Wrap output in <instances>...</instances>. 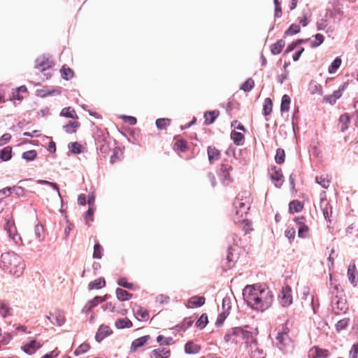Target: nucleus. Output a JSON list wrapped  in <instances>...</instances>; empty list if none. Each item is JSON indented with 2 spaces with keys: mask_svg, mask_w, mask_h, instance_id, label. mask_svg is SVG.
Segmentation results:
<instances>
[{
  "mask_svg": "<svg viewBox=\"0 0 358 358\" xmlns=\"http://www.w3.org/2000/svg\"><path fill=\"white\" fill-rule=\"evenodd\" d=\"M285 45V42L282 39L277 41L276 43L271 46V52L273 55H278L281 52Z\"/></svg>",
  "mask_w": 358,
  "mask_h": 358,
  "instance_id": "25",
  "label": "nucleus"
},
{
  "mask_svg": "<svg viewBox=\"0 0 358 358\" xmlns=\"http://www.w3.org/2000/svg\"><path fill=\"white\" fill-rule=\"evenodd\" d=\"M109 298V296L106 294L103 296H95L92 300L89 301L87 303L85 304V306L83 308L82 312L83 313H89L92 310V309L96 306L99 303H101L102 302H104Z\"/></svg>",
  "mask_w": 358,
  "mask_h": 358,
  "instance_id": "11",
  "label": "nucleus"
},
{
  "mask_svg": "<svg viewBox=\"0 0 358 358\" xmlns=\"http://www.w3.org/2000/svg\"><path fill=\"white\" fill-rule=\"evenodd\" d=\"M308 91L311 94H322V86L315 81H311L308 85Z\"/></svg>",
  "mask_w": 358,
  "mask_h": 358,
  "instance_id": "32",
  "label": "nucleus"
},
{
  "mask_svg": "<svg viewBox=\"0 0 358 358\" xmlns=\"http://www.w3.org/2000/svg\"><path fill=\"white\" fill-rule=\"evenodd\" d=\"M208 322V316L206 313H203L196 322V325L199 329H202L206 327Z\"/></svg>",
  "mask_w": 358,
  "mask_h": 358,
  "instance_id": "48",
  "label": "nucleus"
},
{
  "mask_svg": "<svg viewBox=\"0 0 358 358\" xmlns=\"http://www.w3.org/2000/svg\"><path fill=\"white\" fill-rule=\"evenodd\" d=\"M272 112V101L270 98H266L264 99L263 105V114L266 116L271 114Z\"/></svg>",
  "mask_w": 358,
  "mask_h": 358,
  "instance_id": "41",
  "label": "nucleus"
},
{
  "mask_svg": "<svg viewBox=\"0 0 358 358\" xmlns=\"http://www.w3.org/2000/svg\"><path fill=\"white\" fill-rule=\"evenodd\" d=\"M320 206L325 220L329 221V218L332 215V208L326 198L321 196Z\"/></svg>",
  "mask_w": 358,
  "mask_h": 358,
  "instance_id": "13",
  "label": "nucleus"
},
{
  "mask_svg": "<svg viewBox=\"0 0 358 358\" xmlns=\"http://www.w3.org/2000/svg\"><path fill=\"white\" fill-rule=\"evenodd\" d=\"M285 153L283 149L278 148L276 150L275 160L278 164H281L285 162Z\"/></svg>",
  "mask_w": 358,
  "mask_h": 358,
  "instance_id": "47",
  "label": "nucleus"
},
{
  "mask_svg": "<svg viewBox=\"0 0 358 358\" xmlns=\"http://www.w3.org/2000/svg\"><path fill=\"white\" fill-rule=\"evenodd\" d=\"M314 40L311 41V48H317L320 46L324 41V36L321 34H317L314 36Z\"/></svg>",
  "mask_w": 358,
  "mask_h": 358,
  "instance_id": "53",
  "label": "nucleus"
},
{
  "mask_svg": "<svg viewBox=\"0 0 358 358\" xmlns=\"http://www.w3.org/2000/svg\"><path fill=\"white\" fill-rule=\"evenodd\" d=\"M106 285V281L103 278H99L89 283L90 289H99Z\"/></svg>",
  "mask_w": 358,
  "mask_h": 358,
  "instance_id": "27",
  "label": "nucleus"
},
{
  "mask_svg": "<svg viewBox=\"0 0 358 358\" xmlns=\"http://www.w3.org/2000/svg\"><path fill=\"white\" fill-rule=\"evenodd\" d=\"M348 86V83H345L341 85L338 90L334 91L333 94L324 96V101L330 103L331 105L334 104L336 100L341 97L343 92L345 90Z\"/></svg>",
  "mask_w": 358,
  "mask_h": 358,
  "instance_id": "10",
  "label": "nucleus"
},
{
  "mask_svg": "<svg viewBox=\"0 0 358 358\" xmlns=\"http://www.w3.org/2000/svg\"><path fill=\"white\" fill-rule=\"evenodd\" d=\"M308 231V227L305 224H301L300 226H299V229H298L299 237L303 238H305Z\"/></svg>",
  "mask_w": 358,
  "mask_h": 358,
  "instance_id": "60",
  "label": "nucleus"
},
{
  "mask_svg": "<svg viewBox=\"0 0 358 358\" xmlns=\"http://www.w3.org/2000/svg\"><path fill=\"white\" fill-rule=\"evenodd\" d=\"M255 86V82L252 78L247 79L241 85V90L243 91L248 92L252 90V89Z\"/></svg>",
  "mask_w": 358,
  "mask_h": 358,
  "instance_id": "46",
  "label": "nucleus"
},
{
  "mask_svg": "<svg viewBox=\"0 0 358 358\" xmlns=\"http://www.w3.org/2000/svg\"><path fill=\"white\" fill-rule=\"evenodd\" d=\"M12 192V188L10 187L3 188L0 189V200L8 197L10 195Z\"/></svg>",
  "mask_w": 358,
  "mask_h": 358,
  "instance_id": "61",
  "label": "nucleus"
},
{
  "mask_svg": "<svg viewBox=\"0 0 358 358\" xmlns=\"http://www.w3.org/2000/svg\"><path fill=\"white\" fill-rule=\"evenodd\" d=\"M206 301V299L204 296H194L191 297L188 301L187 304H186L187 308H193L194 307H201L202 306Z\"/></svg>",
  "mask_w": 358,
  "mask_h": 358,
  "instance_id": "14",
  "label": "nucleus"
},
{
  "mask_svg": "<svg viewBox=\"0 0 358 358\" xmlns=\"http://www.w3.org/2000/svg\"><path fill=\"white\" fill-rule=\"evenodd\" d=\"M350 123V116L348 113H345L341 115L339 118V124H341V131H345L349 127Z\"/></svg>",
  "mask_w": 358,
  "mask_h": 358,
  "instance_id": "28",
  "label": "nucleus"
},
{
  "mask_svg": "<svg viewBox=\"0 0 358 358\" xmlns=\"http://www.w3.org/2000/svg\"><path fill=\"white\" fill-rule=\"evenodd\" d=\"M358 356V343L352 345V348L349 352V358H357Z\"/></svg>",
  "mask_w": 358,
  "mask_h": 358,
  "instance_id": "63",
  "label": "nucleus"
},
{
  "mask_svg": "<svg viewBox=\"0 0 358 358\" xmlns=\"http://www.w3.org/2000/svg\"><path fill=\"white\" fill-rule=\"evenodd\" d=\"M174 146L181 152H185L187 148V144L186 141L184 139H179L175 143Z\"/></svg>",
  "mask_w": 358,
  "mask_h": 358,
  "instance_id": "57",
  "label": "nucleus"
},
{
  "mask_svg": "<svg viewBox=\"0 0 358 358\" xmlns=\"http://www.w3.org/2000/svg\"><path fill=\"white\" fill-rule=\"evenodd\" d=\"M350 319L349 318H343L342 320H340L336 324V329L338 332L341 331L342 330H344L349 324Z\"/></svg>",
  "mask_w": 358,
  "mask_h": 358,
  "instance_id": "49",
  "label": "nucleus"
},
{
  "mask_svg": "<svg viewBox=\"0 0 358 358\" xmlns=\"http://www.w3.org/2000/svg\"><path fill=\"white\" fill-rule=\"evenodd\" d=\"M4 229L6 231L8 236H11L12 233L16 232V227L15 226L14 221L12 218L8 219L4 226Z\"/></svg>",
  "mask_w": 358,
  "mask_h": 358,
  "instance_id": "38",
  "label": "nucleus"
},
{
  "mask_svg": "<svg viewBox=\"0 0 358 358\" xmlns=\"http://www.w3.org/2000/svg\"><path fill=\"white\" fill-rule=\"evenodd\" d=\"M9 308L5 303L0 301V315L3 317H6L9 315Z\"/></svg>",
  "mask_w": 358,
  "mask_h": 358,
  "instance_id": "59",
  "label": "nucleus"
},
{
  "mask_svg": "<svg viewBox=\"0 0 358 358\" xmlns=\"http://www.w3.org/2000/svg\"><path fill=\"white\" fill-rule=\"evenodd\" d=\"M36 151L35 150H31L23 152L22 158L26 160L27 162H32L36 158Z\"/></svg>",
  "mask_w": 358,
  "mask_h": 358,
  "instance_id": "42",
  "label": "nucleus"
},
{
  "mask_svg": "<svg viewBox=\"0 0 358 358\" xmlns=\"http://www.w3.org/2000/svg\"><path fill=\"white\" fill-rule=\"evenodd\" d=\"M258 334H253L252 339L249 340L248 346H245L248 350L251 358H264V354L263 350L258 347L257 341L256 336Z\"/></svg>",
  "mask_w": 358,
  "mask_h": 358,
  "instance_id": "5",
  "label": "nucleus"
},
{
  "mask_svg": "<svg viewBox=\"0 0 358 358\" xmlns=\"http://www.w3.org/2000/svg\"><path fill=\"white\" fill-rule=\"evenodd\" d=\"M115 325L117 329H124V328H130L132 327L133 324L131 321L127 317L120 318L116 320Z\"/></svg>",
  "mask_w": 358,
  "mask_h": 358,
  "instance_id": "24",
  "label": "nucleus"
},
{
  "mask_svg": "<svg viewBox=\"0 0 358 358\" xmlns=\"http://www.w3.org/2000/svg\"><path fill=\"white\" fill-rule=\"evenodd\" d=\"M170 119L168 118H159L156 120L155 124L157 129H164L170 124Z\"/></svg>",
  "mask_w": 358,
  "mask_h": 358,
  "instance_id": "50",
  "label": "nucleus"
},
{
  "mask_svg": "<svg viewBox=\"0 0 358 358\" xmlns=\"http://www.w3.org/2000/svg\"><path fill=\"white\" fill-rule=\"evenodd\" d=\"M280 304L288 307L292 303V288L289 285L282 287L278 295Z\"/></svg>",
  "mask_w": 358,
  "mask_h": 358,
  "instance_id": "6",
  "label": "nucleus"
},
{
  "mask_svg": "<svg viewBox=\"0 0 358 358\" xmlns=\"http://www.w3.org/2000/svg\"><path fill=\"white\" fill-rule=\"evenodd\" d=\"M243 296L248 306L262 312L271 307L273 301L272 292L258 284L247 285L243 290Z\"/></svg>",
  "mask_w": 358,
  "mask_h": 358,
  "instance_id": "1",
  "label": "nucleus"
},
{
  "mask_svg": "<svg viewBox=\"0 0 358 358\" xmlns=\"http://www.w3.org/2000/svg\"><path fill=\"white\" fill-rule=\"evenodd\" d=\"M119 286L123 287L129 289H134V285L131 282H128L125 278H120L117 282Z\"/></svg>",
  "mask_w": 358,
  "mask_h": 358,
  "instance_id": "56",
  "label": "nucleus"
},
{
  "mask_svg": "<svg viewBox=\"0 0 358 358\" xmlns=\"http://www.w3.org/2000/svg\"><path fill=\"white\" fill-rule=\"evenodd\" d=\"M303 209L302 203L298 200H294L289 204V210L290 213H298Z\"/></svg>",
  "mask_w": 358,
  "mask_h": 358,
  "instance_id": "36",
  "label": "nucleus"
},
{
  "mask_svg": "<svg viewBox=\"0 0 358 358\" xmlns=\"http://www.w3.org/2000/svg\"><path fill=\"white\" fill-rule=\"evenodd\" d=\"M116 296L117 299L120 301H125L129 300L132 297V294L127 292L122 288L116 289Z\"/></svg>",
  "mask_w": 358,
  "mask_h": 358,
  "instance_id": "22",
  "label": "nucleus"
},
{
  "mask_svg": "<svg viewBox=\"0 0 358 358\" xmlns=\"http://www.w3.org/2000/svg\"><path fill=\"white\" fill-rule=\"evenodd\" d=\"M12 191L15 193L17 196H24V189L20 186H13L11 187Z\"/></svg>",
  "mask_w": 358,
  "mask_h": 358,
  "instance_id": "64",
  "label": "nucleus"
},
{
  "mask_svg": "<svg viewBox=\"0 0 358 358\" xmlns=\"http://www.w3.org/2000/svg\"><path fill=\"white\" fill-rule=\"evenodd\" d=\"M290 98L288 95L285 94L282 97L280 110L281 112H287L289 109Z\"/></svg>",
  "mask_w": 358,
  "mask_h": 358,
  "instance_id": "39",
  "label": "nucleus"
},
{
  "mask_svg": "<svg viewBox=\"0 0 358 358\" xmlns=\"http://www.w3.org/2000/svg\"><path fill=\"white\" fill-rule=\"evenodd\" d=\"M258 333L257 328L249 326L234 327L229 329L225 334L224 341L230 344L238 345L243 343L245 346H248L249 340L252 339L253 334Z\"/></svg>",
  "mask_w": 358,
  "mask_h": 358,
  "instance_id": "3",
  "label": "nucleus"
},
{
  "mask_svg": "<svg viewBox=\"0 0 358 358\" xmlns=\"http://www.w3.org/2000/svg\"><path fill=\"white\" fill-rule=\"evenodd\" d=\"M25 266L23 259L13 252H4L0 257V268L6 273L16 278L22 275Z\"/></svg>",
  "mask_w": 358,
  "mask_h": 358,
  "instance_id": "2",
  "label": "nucleus"
},
{
  "mask_svg": "<svg viewBox=\"0 0 358 358\" xmlns=\"http://www.w3.org/2000/svg\"><path fill=\"white\" fill-rule=\"evenodd\" d=\"M200 350V346L192 341H188L185 345V352L189 355L196 354L199 352Z\"/></svg>",
  "mask_w": 358,
  "mask_h": 358,
  "instance_id": "21",
  "label": "nucleus"
},
{
  "mask_svg": "<svg viewBox=\"0 0 358 358\" xmlns=\"http://www.w3.org/2000/svg\"><path fill=\"white\" fill-rule=\"evenodd\" d=\"M34 235L36 240L38 242H41L43 241L45 235H44V229L41 224H36L34 227Z\"/></svg>",
  "mask_w": 358,
  "mask_h": 358,
  "instance_id": "35",
  "label": "nucleus"
},
{
  "mask_svg": "<svg viewBox=\"0 0 358 358\" xmlns=\"http://www.w3.org/2000/svg\"><path fill=\"white\" fill-rule=\"evenodd\" d=\"M287 328L284 329V331L282 332H279L278 336H276V340L278 343L281 346H284L286 345V340L288 338V335L287 333Z\"/></svg>",
  "mask_w": 358,
  "mask_h": 358,
  "instance_id": "43",
  "label": "nucleus"
},
{
  "mask_svg": "<svg viewBox=\"0 0 358 358\" xmlns=\"http://www.w3.org/2000/svg\"><path fill=\"white\" fill-rule=\"evenodd\" d=\"M330 294L332 312L337 315L345 314L348 310V305L344 291L340 285H335L330 289Z\"/></svg>",
  "mask_w": 358,
  "mask_h": 358,
  "instance_id": "4",
  "label": "nucleus"
},
{
  "mask_svg": "<svg viewBox=\"0 0 358 358\" xmlns=\"http://www.w3.org/2000/svg\"><path fill=\"white\" fill-rule=\"evenodd\" d=\"M111 333L112 331L110 329L109 327L101 325L96 334L95 339L97 342H101Z\"/></svg>",
  "mask_w": 358,
  "mask_h": 358,
  "instance_id": "15",
  "label": "nucleus"
},
{
  "mask_svg": "<svg viewBox=\"0 0 358 358\" xmlns=\"http://www.w3.org/2000/svg\"><path fill=\"white\" fill-rule=\"evenodd\" d=\"M231 138L236 145H241L243 143L244 135L241 132L233 131L231 133Z\"/></svg>",
  "mask_w": 358,
  "mask_h": 358,
  "instance_id": "34",
  "label": "nucleus"
},
{
  "mask_svg": "<svg viewBox=\"0 0 358 358\" xmlns=\"http://www.w3.org/2000/svg\"><path fill=\"white\" fill-rule=\"evenodd\" d=\"M36 183L38 184V185H48V186L51 187L53 189H55L57 192L58 196L59 197H61L59 187H58V185L56 183L52 182H49V181L45 180H38L36 181Z\"/></svg>",
  "mask_w": 358,
  "mask_h": 358,
  "instance_id": "52",
  "label": "nucleus"
},
{
  "mask_svg": "<svg viewBox=\"0 0 358 358\" xmlns=\"http://www.w3.org/2000/svg\"><path fill=\"white\" fill-rule=\"evenodd\" d=\"M356 276H357L356 266H355V264L353 263V264H350V266H348V279H349L350 283L353 286L357 285Z\"/></svg>",
  "mask_w": 358,
  "mask_h": 358,
  "instance_id": "20",
  "label": "nucleus"
},
{
  "mask_svg": "<svg viewBox=\"0 0 358 358\" xmlns=\"http://www.w3.org/2000/svg\"><path fill=\"white\" fill-rule=\"evenodd\" d=\"M208 161L213 164L220 158V152L214 146H208L207 149Z\"/></svg>",
  "mask_w": 358,
  "mask_h": 358,
  "instance_id": "18",
  "label": "nucleus"
},
{
  "mask_svg": "<svg viewBox=\"0 0 358 358\" xmlns=\"http://www.w3.org/2000/svg\"><path fill=\"white\" fill-rule=\"evenodd\" d=\"M341 64V59L336 57L329 66L328 72L331 74L334 73Z\"/></svg>",
  "mask_w": 358,
  "mask_h": 358,
  "instance_id": "44",
  "label": "nucleus"
},
{
  "mask_svg": "<svg viewBox=\"0 0 358 358\" xmlns=\"http://www.w3.org/2000/svg\"><path fill=\"white\" fill-rule=\"evenodd\" d=\"M53 319L55 320V322H54L55 324H56L59 327L62 326L66 321L64 314L61 310H57L55 313Z\"/></svg>",
  "mask_w": 358,
  "mask_h": 358,
  "instance_id": "30",
  "label": "nucleus"
},
{
  "mask_svg": "<svg viewBox=\"0 0 358 358\" xmlns=\"http://www.w3.org/2000/svg\"><path fill=\"white\" fill-rule=\"evenodd\" d=\"M60 115L72 119L78 118V115L75 110L71 107L64 108L60 112Z\"/></svg>",
  "mask_w": 358,
  "mask_h": 358,
  "instance_id": "26",
  "label": "nucleus"
},
{
  "mask_svg": "<svg viewBox=\"0 0 358 358\" xmlns=\"http://www.w3.org/2000/svg\"><path fill=\"white\" fill-rule=\"evenodd\" d=\"M243 195H238L234 202V206L236 208V214L243 217V215L247 214L248 210L250 209V203L248 201H244Z\"/></svg>",
  "mask_w": 358,
  "mask_h": 358,
  "instance_id": "7",
  "label": "nucleus"
},
{
  "mask_svg": "<svg viewBox=\"0 0 358 358\" xmlns=\"http://www.w3.org/2000/svg\"><path fill=\"white\" fill-rule=\"evenodd\" d=\"M301 31L300 26L296 24H292L285 32V36H292L299 33Z\"/></svg>",
  "mask_w": 358,
  "mask_h": 358,
  "instance_id": "51",
  "label": "nucleus"
},
{
  "mask_svg": "<svg viewBox=\"0 0 358 358\" xmlns=\"http://www.w3.org/2000/svg\"><path fill=\"white\" fill-rule=\"evenodd\" d=\"M169 350L164 348H159L152 350V354L155 358H161L169 355Z\"/></svg>",
  "mask_w": 358,
  "mask_h": 358,
  "instance_id": "40",
  "label": "nucleus"
},
{
  "mask_svg": "<svg viewBox=\"0 0 358 358\" xmlns=\"http://www.w3.org/2000/svg\"><path fill=\"white\" fill-rule=\"evenodd\" d=\"M50 62L49 59L45 56L40 57L36 59V69L41 71H45L50 67Z\"/></svg>",
  "mask_w": 358,
  "mask_h": 358,
  "instance_id": "16",
  "label": "nucleus"
},
{
  "mask_svg": "<svg viewBox=\"0 0 358 358\" xmlns=\"http://www.w3.org/2000/svg\"><path fill=\"white\" fill-rule=\"evenodd\" d=\"M220 113L218 110H210V111H206L204 113V124L206 125H209L213 124L216 118L218 117Z\"/></svg>",
  "mask_w": 358,
  "mask_h": 358,
  "instance_id": "19",
  "label": "nucleus"
},
{
  "mask_svg": "<svg viewBox=\"0 0 358 358\" xmlns=\"http://www.w3.org/2000/svg\"><path fill=\"white\" fill-rule=\"evenodd\" d=\"M41 347L42 344L40 342L36 341L35 339H31L29 343L24 344L21 349L26 354L31 355Z\"/></svg>",
  "mask_w": 358,
  "mask_h": 358,
  "instance_id": "12",
  "label": "nucleus"
},
{
  "mask_svg": "<svg viewBox=\"0 0 358 358\" xmlns=\"http://www.w3.org/2000/svg\"><path fill=\"white\" fill-rule=\"evenodd\" d=\"M103 248L97 243L94 246L93 258L101 259L102 257Z\"/></svg>",
  "mask_w": 358,
  "mask_h": 358,
  "instance_id": "55",
  "label": "nucleus"
},
{
  "mask_svg": "<svg viewBox=\"0 0 358 358\" xmlns=\"http://www.w3.org/2000/svg\"><path fill=\"white\" fill-rule=\"evenodd\" d=\"M315 182L320 185L322 188L327 189L330 184V180L327 176H320L315 178Z\"/></svg>",
  "mask_w": 358,
  "mask_h": 358,
  "instance_id": "37",
  "label": "nucleus"
},
{
  "mask_svg": "<svg viewBox=\"0 0 358 358\" xmlns=\"http://www.w3.org/2000/svg\"><path fill=\"white\" fill-rule=\"evenodd\" d=\"M79 123L76 121H69L68 124L63 126V129L67 134H73L76 131Z\"/></svg>",
  "mask_w": 358,
  "mask_h": 358,
  "instance_id": "31",
  "label": "nucleus"
},
{
  "mask_svg": "<svg viewBox=\"0 0 358 358\" xmlns=\"http://www.w3.org/2000/svg\"><path fill=\"white\" fill-rule=\"evenodd\" d=\"M238 259V252L236 246H230L228 248V253L226 257L227 265H224L225 269L231 268Z\"/></svg>",
  "mask_w": 358,
  "mask_h": 358,
  "instance_id": "9",
  "label": "nucleus"
},
{
  "mask_svg": "<svg viewBox=\"0 0 358 358\" xmlns=\"http://www.w3.org/2000/svg\"><path fill=\"white\" fill-rule=\"evenodd\" d=\"M270 178L272 182L275 183V186L276 187H279L281 185V184L279 185L277 184V182H281L283 178V176L280 170H275L270 174Z\"/></svg>",
  "mask_w": 358,
  "mask_h": 358,
  "instance_id": "33",
  "label": "nucleus"
},
{
  "mask_svg": "<svg viewBox=\"0 0 358 358\" xmlns=\"http://www.w3.org/2000/svg\"><path fill=\"white\" fill-rule=\"evenodd\" d=\"M172 341V337H164L162 335H159L157 337V341L160 345H169Z\"/></svg>",
  "mask_w": 358,
  "mask_h": 358,
  "instance_id": "58",
  "label": "nucleus"
},
{
  "mask_svg": "<svg viewBox=\"0 0 358 358\" xmlns=\"http://www.w3.org/2000/svg\"><path fill=\"white\" fill-rule=\"evenodd\" d=\"M135 317L137 320H146L148 317V311L142 307L138 306L137 310L133 309Z\"/></svg>",
  "mask_w": 358,
  "mask_h": 358,
  "instance_id": "29",
  "label": "nucleus"
},
{
  "mask_svg": "<svg viewBox=\"0 0 358 358\" xmlns=\"http://www.w3.org/2000/svg\"><path fill=\"white\" fill-rule=\"evenodd\" d=\"M61 75L63 79L68 80L73 77V72L69 67L63 66L62 69H61Z\"/></svg>",
  "mask_w": 358,
  "mask_h": 358,
  "instance_id": "45",
  "label": "nucleus"
},
{
  "mask_svg": "<svg viewBox=\"0 0 358 358\" xmlns=\"http://www.w3.org/2000/svg\"><path fill=\"white\" fill-rule=\"evenodd\" d=\"M150 336L149 335L143 336L134 340L131 345V351L134 352L138 348L143 346L150 340Z\"/></svg>",
  "mask_w": 358,
  "mask_h": 358,
  "instance_id": "17",
  "label": "nucleus"
},
{
  "mask_svg": "<svg viewBox=\"0 0 358 358\" xmlns=\"http://www.w3.org/2000/svg\"><path fill=\"white\" fill-rule=\"evenodd\" d=\"M121 118L125 122H127L129 125H134L136 124V118L133 116H128L123 115L121 116Z\"/></svg>",
  "mask_w": 358,
  "mask_h": 358,
  "instance_id": "62",
  "label": "nucleus"
},
{
  "mask_svg": "<svg viewBox=\"0 0 358 358\" xmlns=\"http://www.w3.org/2000/svg\"><path fill=\"white\" fill-rule=\"evenodd\" d=\"M12 158V148L6 146L0 150V159L2 162H8Z\"/></svg>",
  "mask_w": 358,
  "mask_h": 358,
  "instance_id": "23",
  "label": "nucleus"
},
{
  "mask_svg": "<svg viewBox=\"0 0 358 358\" xmlns=\"http://www.w3.org/2000/svg\"><path fill=\"white\" fill-rule=\"evenodd\" d=\"M232 170L231 166L229 164H222L220 169V178L224 185H228L232 182L230 176V171Z\"/></svg>",
  "mask_w": 358,
  "mask_h": 358,
  "instance_id": "8",
  "label": "nucleus"
},
{
  "mask_svg": "<svg viewBox=\"0 0 358 358\" xmlns=\"http://www.w3.org/2000/svg\"><path fill=\"white\" fill-rule=\"evenodd\" d=\"M68 147L69 150L71 151V152L73 154L78 155L82 152V147L78 142L70 143L68 145Z\"/></svg>",
  "mask_w": 358,
  "mask_h": 358,
  "instance_id": "54",
  "label": "nucleus"
}]
</instances>
